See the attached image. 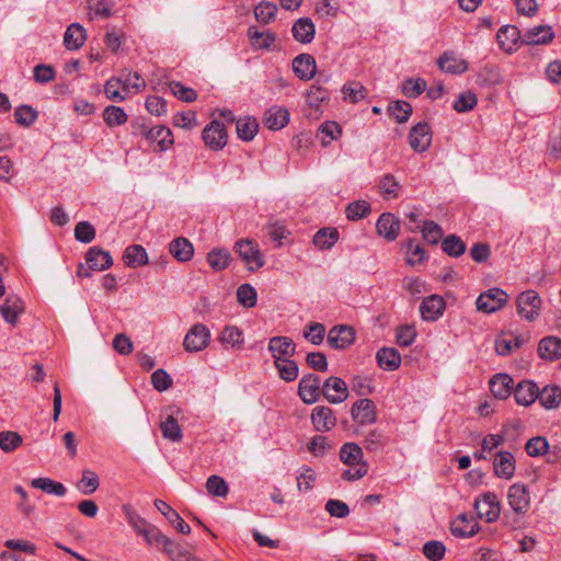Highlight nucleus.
<instances>
[{"label":"nucleus","instance_id":"nucleus-4","mask_svg":"<svg viewBox=\"0 0 561 561\" xmlns=\"http://www.w3.org/2000/svg\"><path fill=\"white\" fill-rule=\"evenodd\" d=\"M518 314L527 321L538 318L541 308V298L535 290L520 293L516 299Z\"/></svg>","mask_w":561,"mask_h":561},{"label":"nucleus","instance_id":"nucleus-53","mask_svg":"<svg viewBox=\"0 0 561 561\" xmlns=\"http://www.w3.org/2000/svg\"><path fill=\"white\" fill-rule=\"evenodd\" d=\"M99 485L100 480L98 474L91 470H83L82 478L77 488L82 494L90 495L96 491Z\"/></svg>","mask_w":561,"mask_h":561},{"label":"nucleus","instance_id":"nucleus-39","mask_svg":"<svg viewBox=\"0 0 561 561\" xmlns=\"http://www.w3.org/2000/svg\"><path fill=\"white\" fill-rule=\"evenodd\" d=\"M31 486L56 496H64L67 493V489L61 482L50 478H35L31 481Z\"/></svg>","mask_w":561,"mask_h":561},{"label":"nucleus","instance_id":"nucleus-51","mask_svg":"<svg viewBox=\"0 0 561 561\" xmlns=\"http://www.w3.org/2000/svg\"><path fill=\"white\" fill-rule=\"evenodd\" d=\"M427 83L423 78H409L402 82L401 91L404 96L413 99L426 90Z\"/></svg>","mask_w":561,"mask_h":561},{"label":"nucleus","instance_id":"nucleus-58","mask_svg":"<svg viewBox=\"0 0 561 561\" xmlns=\"http://www.w3.org/2000/svg\"><path fill=\"white\" fill-rule=\"evenodd\" d=\"M370 213V205L366 201H355L346 206L345 215L350 220L365 218Z\"/></svg>","mask_w":561,"mask_h":561},{"label":"nucleus","instance_id":"nucleus-32","mask_svg":"<svg viewBox=\"0 0 561 561\" xmlns=\"http://www.w3.org/2000/svg\"><path fill=\"white\" fill-rule=\"evenodd\" d=\"M169 251L179 262H188L194 255L193 244L183 237L172 240L169 245Z\"/></svg>","mask_w":561,"mask_h":561},{"label":"nucleus","instance_id":"nucleus-18","mask_svg":"<svg viewBox=\"0 0 561 561\" xmlns=\"http://www.w3.org/2000/svg\"><path fill=\"white\" fill-rule=\"evenodd\" d=\"M267 348L272 353L274 362L276 360V357L289 358L296 353V344L288 336L271 337Z\"/></svg>","mask_w":561,"mask_h":561},{"label":"nucleus","instance_id":"nucleus-41","mask_svg":"<svg viewBox=\"0 0 561 561\" xmlns=\"http://www.w3.org/2000/svg\"><path fill=\"white\" fill-rule=\"evenodd\" d=\"M122 511L129 526L134 529L137 535H142L144 531L151 525L138 512L130 505L124 504Z\"/></svg>","mask_w":561,"mask_h":561},{"label":"nucleus","instance_id":"nucleus-13","mask_svg":"<svg viewBox=\"0 0 561 561\" xmlns=\"http://www.w3.org/2000/svg\"><path fill=\"white\" fill-rule=\"evenodd\" d=\"M352 419L362 424H373L376 422V404L373 400L363 398L357 400L351 409Z\"/></svg>","mask_w":561,"mask_h":561},{"label":"nucleus","instance_id":"nucleus-45","mask_svg":"<svg viewBox=\"0 0 561 561\" xmlns=\"http://www.w3.org/2000/svg\"><path fill=\"white\" fill-rule=\"evenodd\" d=\"M218 340L224 345L239 348L243 344V332L236 325H227L220 332Z\"/></svg>","mask_w":561,"mask_h":561},{"label":"nucleus","instance_id":"nucleus-11","mask_svg":"<svg viewBox=\"0 0 561 561\" xmlns=\"http://www.w3.org/2000/svg\"><path fill=\"white\" fill-rule=\"evenodd\" d=\"M432 133L431 127L425 122L414 125L409 133V144L416 152H424L431 146Z\"/></svg>","mask_w":561,"mask_h":561},{"label":"nucleus","instance_id":"nucleus-23","mask_svg":"<svg viewBox=\"0 0 561 561\" xmlns=\"http://www.w3.org/2000/svg\"><path fill=\"white\" fill-rule=\"evenodd\" d=\"M293 69L299 79L310 80L316 75V59L309 54H300L294 58Z\"/></svg>","mask_w":561,"mask_h":561},{"label":"nucleus","instance_id":"nucleus-56","mask_svg":"<svg viewBox=\"0 0 561 561\" xmlns=\"http://www.w3.org/2000/svg\"><path fill=\"white\" fill-rule=\"evenodd\" d=\"M256 299L257 294L252 285L242 284L237 289V300L241 306L245 308H252L256 305Z\"/></svg>","mask_w":561,"mask_h":561},{"label":"nucleus","instance_id":"nucleus-63","mask_svg":"<svg viewBox=\"0 0 561 561\" xmlns=\"http://www.w3.org/2000/svg\"><path fill=\"white\" fill-rule=\"evenodd\" d=\"M422 551L430 561H440L445 556L446 547L442 541L430 540L424 543Z\"/></svg>","mask_w":561,"mask_h":561},{"label":"nucleus","instance_id":"nucleus-24","mask_svg":"<svg viewBox=\"0 0 561 561\" xmlns=\"http://www.w3.org/2000/svg\"><path fill=\"white\" fill-rule=\"evenodd\" d=\"M554 37V33L549 25H539L525 32L522 38L523 44L542 45L550 43Z\"/></svg>","mask_w":561,"mask_h":561},{"label":"nucleus","instance_id":"nucleus-46","mask_svg":"<svg viewBox=\"0 0 561 561\" xmlns=\"http://www.w3.org/2000/svg\"><path fill=\"white\" fill-rule=\"evenodd\" d=\"M160 430L162 436L171 442H181L183 437L182 430L178 421L172 415H169L164 421L160 423Z\"/></svg>","mask_w":561,"mask_h":561},{"label":"nucleus","instance_id":"nucleus-25","mask_svg":"<svg viewBox=\"0 0 561 561\" xmlns=\"http://www.w3.org/2000/svg\"><path fill=\"white\" fill-rule=\"evenodd\" d=\"M491 393L501 400L508 398L514 388V380L507 374H497L490 379Z\"/></svg>","mask_w":561,"mask_h":561},{"label":"nucleus","instance_id":"nucleus-16","mask_svg":"<svg viewBox=\"0 0 561 561\" xmlns=\"http://www.w3.org/2000/svg\"><path fill=\"white\" fill-rule=\"evenodd\" d=\"M480 530V526L467 514H460L450 523V533L458 538H471Z\"/></svg>","mask_w":561,"mask_h":561},{"label":"nucleus","instance_id":"nucleus-37","mask_svg":"<svg viewBox=\"0 0 561 561\" xmlns=\"http://www.w3.org/2000/svg\"><path fill=\"white\" fill-rule=\"evenodd\" d=\"M538 400L547 410L557 409L561 404V388L556 385L543 387L539 390Z\"/></svg>","mask_w":561,"mask_h":561},{"label":"nucleus","instance_id":"nucleus-7","mask_svg":"<svg viewBox=\"0 0 561 561\" xmlns=\"http://www.w3.org/2000/svg\"><path fill=\"white\" fill-rule=\"evenodd\" d=\"M507 502L516 515H525L530 507V495L523 483H514L508 488Z\"/></svg>","mask_w":561,"mask_h":561},{"label":"nucleus","instance_id":"nucleus-30","mask_svg":"<svg viewBox=\"0 0 561 561\" xmlns=\"http://www.w3.org/2000/svg\"><path fill=\"white\" fill-rule=\"evenodd\" d=\"M496 38L502 49L511 51L523 36L515 25H504L497 31Z\"/></svg>","mask_w":561,"mask_h":561},{"label":"nucleus","instance_id":"nucleus-3","mask_svg":"<svg viewBox=\"0 0 561 561\" xmlns=\"http://www.w3.org/2000/svg\"><path fill=\"white\" fill-rule=\"evenodd\" d=\"M209 342V329L203 323H196L187 331L183 341V347L188 353H196L205 350Z\"/></svg>","mask_w":561,"mask_h":561},{"label":"nucleus","instance_id":"nucleus-1","mask_svg":"<svg viewBox=\"0 0 561 561\" xmlns=\"http://www.w3.org/2000/svg\"><path fill=\"white\" fill-rule=\"evenodd\" d=\"M87 265L80 264L77 274L80 277H91L90 271H105L113 264L110 252L99 247H93L85 254Z\"/></svg>","mask_w":561,"mask_h":561},{"label":"nucleus","instance_id":"nucleus-10","mask_svg":"<svg viewBox=\"0 0 561 561\" xmlns=\"http://www.w3.org/2000/svg\"><path fill=\"white\" fill-rule=\"evenodd\" d=\"M322 396L332 404L342 403L348 397L347 385L342 378L331 376L322 383Z\"/></svg>","mask_w":561,"mask_h":561},{"label":"nucleus","instance_id":"nucleus-22","mask_svg":"<svg viewBox=\"0 0 561 561\" xmlns=\"http://www.w3.org/2000/svg\"><path fill=\"white\" fill-rule=\"evenodd\" d=\"M156 508L168 519V522L181 534L188 535L191 527L168 503L162 500L154 501Z\"/></svg>","mask_w":561,"mask_h":561},{"label":"nucleus","instance_id":"nucleus-26","mask_svg":"<svg viewBox=\"0 0 561 561\" xmlns=\"http://www.w3.org/2000/svg\"><path fill=\"white\" fill-rule=\"evenodd\" d=\"M537 352L540 358L549 362L561 358V339L552 335L541 339Z\"/></svg>","mask_w":561,"mask_h":561},{"label":"nucleus","instance_id":"nucleus-9","mask_svg":"<svg viewBox=\"0 0 561 561\" xmlns=\"http://www.w3.org/2000/svg\"><path fill=\"white\" fill-rule=\"evenodd\" d=\"M299 398L306 404H313L322 394L320 377L314 374L305 375L298 385Z\"/></svg>","mask_w":561,"mask_h":561},{"label":"nucleus","instance_id":"nucleus-55","mask_svg":"<svg viewBox=\"0 0 561 561\" xmlns=\"http://www.w3.org/2000/svg\"><path fill=\"white\" fill-rule=\"evenodd\" d=\"M38 113L31 105H20L14 111L15 122L24 127H30L36 119Z\"/></svg>","mask_w":561,"mask_h":561},{"label":"nucleus","instance_id":"nucleus-21","mask_svg":"<svg viewBox=\"0 0 561 561\" xmlns=\"http://www.w3.org/2000/svg\"><path fill=\"white\" fill-rule=\"evenodd\" d=\"M539 396L538 386L531 380L520 381L514 389L515 401L519 405L528 407L533 404Z\"/></svg>","mask_w":561,"mask_h":561},{"label":"nucleus","instance_id":"nucleus-42","mask_svg":"<svg viewBox=\"0 0 561 561\" xmlns=\"http://www.w3.org/2000/svg\"><path fill=\"white\" fill-rule=\"evenodd\" d=\"M162 550L172 561H188L191 558V552L187 548L180 542L171 540L169 537L165 538Z\"/></svg>","mask_w":561,"mask_h":561},{"label":"nucleus","instance_id":"nucleus-60","mask_svg":"<svg viewBox=\"0 0 561 561\" xmlns=\"http://www.w3.org/2000/svg\"><path fill=\"white\" fill-rule=\"evenodd\" d=\"M325 335V327L319 322H311L305 327L304 337L313 345H320Z\"/></svg>","mask_w":561,"mask_h":561},{"label":"nucleus","instance_id":"nucleus-17","mask_svg":"<svg viewBox=\"0 0 561 561\" xmlns=\"http://www.w3.org/2000/svg\"><path fill=\"white\" fill-rule=\"evenodd\" d=\"M494 474L510 480L515 473V458L511 451H499L493 460Z\"/></svg>","mask_w":561,"mask_h":561},{"label":"nucleus","instance_id":"nucleus-5","mask_svg":"<svg viewBox=\"0 0 561 561\" xmlns=\"http://www.w3.org/2000/svg\"><path fill=\"white\" fill-rule=\"evenodd\" d=\"M507 294L497 287H493L484 293H481L477 298V310L492 313L501 309L507 302Z\"/></svg>","mask_w":561,"mask_h":561},{"label":"nucleus","instance_id":"nucleus-43","mask_svg":"<svg viewBox=\"0 0 561 561\" xmlns=\"http://www.w3.org/2000/svg\"><path fill=\"white\" fill-rule=\"evenodd\" d=\"M274 365L279 377L286 382L294 381L298 377L299 368L295 360L290 358L276 357Z\"/></svg>","mask_w":561,"mask_h":561},{"label":"nucleus","instance_id":"nucleus-50","mask_svg":"<svg viewBox=\"0 0 561 561\" xmlns=\"http://www.w3.org/2000/svg\"><path fill=\"white\" fill-rule=\"evenodd\" d=\"M248 35L252 45L260 49H267L276 39L275 35L271 32H260L256 27L251 26L248 30Z\"/></svg>","mask_w":561,"mask_h":561},{"label":"nucleus","instance_id":"nucleus-8","mask_svg":"<svg viewBox=\"0 0 561 561\" xmlns=\"http://www.w3.org/2000/svg\"><path fill=\"white\" fill-rule=\"evenodd\" d=\"M236 252L248 264L251 272L257 271L264 264L257 245L248 239L239 240L234 245Z\"/></svg>","mask_w":561,"mask_h":561},{"label":"nucleus","instance_id":"nucleus-61","mask_svg":"<svg viewBox=\"0 0 561 561\" xmlns=\"http://www.w3.org/2000/svg\"><path fill=\"white\" fill-rule=\"evenodd\" d=\"M277 7L272 2H261L254 9L255 19L263 24H268L275 19Z\"/></svg>","mask_w":561,"mask_h":561},{"label":"nucleus","instance_id":"nucleus-49","mask_svg":"<svg viewBox=\"0 0 561 561\" xmlns=\"http://www.w3.org/2000/svg\"><path fill=\"white\" fill-rule=\"evenodd\" d=\"M443 251L453 257L462 255L466 251V243L456 234H449L442 241Z\"/></svg>","mask_w":561,"mask_h":561},{"label":"nucleus","instance_id":"nucleus-29","mask_svg":"<svg viewBox=\"0 0 561 561\" xmlns=\"http://www.w3.org/2000/svg\"><path fill=\"white\" fill-rule=\"evenodd\" d=\"M291 33L297 42L308 44L314 38L316 26L311 19L300 18L294 23Z\"/></svg>","mask_w":561,"mask_h":561},{"label":"nucleus","instance_id":"nucleus-15","mask_svg":"<svg viewBox=\"0 0 561 561\" xmlns=\"http://www.w3.org/2000/svg\"><path fill=\"white\" fill-rule=\"evenodd\" d=\"M146 140L150 144H157L158 149L156 151L158 152L167 151L174 144L172 131L163 125L151 127L146 134Z\"/></svg>","mask_w":561,"mask_h":561},{"label":"nucleus","instance_id":"nucleus-47","mask_svg":"<svg viewBox=\"0 0 561 561\" xmlns=\"http://www.w3.org/2000/svg\"><path fill=\"white\" fill-rule=\"evenodd\" d=\"M103 119L105 124L112 128L124 125L127 122L128 116L122 107L108 105L103 111Z\"/></svg>","mask_w":561,"mask_h":561},{"label":"nucleus","instance_id":"nucleus-40","mask_svg":"<svg viewBox=\"0 0 561 561\" xmlns=\"http://www.w3.org/2000/svg\"><path fill=\"white\" fill-rule=\"evenodd\" d=\"M259 130L257 121L254 117L247 116L236 121V131L240 139L244 141L252 140Z\"/></svg>","mask_w":561,"mask_h":561},{"label":"nucleus","instance_id":"nucleus-52","mask_svg":"<svg viewBox=\"0 0 561 561\" xmlns=\"http://www.w3.org/2000/svg\"><path fill=\"white\" fill-rule=\"evenodd\" d=\"M23 443L22 436L18 432L2 431L0 432V449L4 453H12Z\"/></svg>","mask_w":561,"mask_h":561},{"label":"nucleus","instance_id":"nucleus-57","mask_svg":"<svg viewBox=\"0 0 561 561\" xmlns=\"http://www.w3.org/2000/svg\"><path fill=\"white\" fill-rule=\"evenodd\" d=\"M316 472L309 466H302L297 476V488L300 492H308L313 488Z\"/></svg>","mask_w":561,"mask_h":561},{"label":"nucleus","instance_id":"nucleus-19","mask_svg":"<svg viewBox=\"0 0 561 561\" xmlns=\"http://www.w3.org/2000/svg\"><path fill=\"white\" fill-rule=\"evenodd\" d=\"M400 220L390 213L380 215L376 224V229L379 236L388 241H393L400 231Z\"/></svg>","mask_w":561,"mask_h":561},{"label":"nucleus","instance_id":"nucleus-33","mask_svg":"<svg viewBox=\"0 0 561 561\" xmlns=\"http://www.w3.org/2000/svg\"><path fill=\"white\" fill-rule=\"evenodd\" d=\"M376 360L380 368L385 370H396L400 367L401 355L393 347H382L377 352Z\"/></svg>","mask_w":561,"mask_h":561},{"label":"nucleus","instance_id":"nucleus-59","mask_svg":"<svg viewBox=\"0 0 561 561\" xmlns=\"http://www.w3.org/2000/svg\"><path fill=\"white\" fill-rule=\"evenodd\" d=\"M477 103V95L472 91H465L455 100L453 108L458 113H466L471 111Z\"/></svg>","mask_w":561,"mask_h":561},{"label":"nucleus","instance_id":"nucleus-31","mask_svg":"<svg viewBox=\"0 0 561 561\" xmlns=\"http://www.w3.org/2000/svg\"><path fill=\"white\" fill-rule=\"evenodd\" d=\"M87 39V32L83 26L79 23L70 24L64 36V44L67 49L76 50L79 49Z\"/></svg>","mask_w":561,"mask_h":561},{"label":"nucleus","instance_id":"nucleus-34","mask_svg":"<svg viewBox=\"0 0 561 561\" xmlns=\"http://www.w3.org/2000/svg\"><path fill=\"white\" fill-rule=\"evenodd\" d=\"M438 67L448 73L459 75L467 70V62L451 51H445L437 60Z\"/></svg>","mask_w":561,"mask_h":561},{"label":"nucleus","instance_id":"nucleus-28","mask_svg":"<svg viewBox=\"0 0 561 561\" xmlns=\"http://www.w3.org/2000/svg\"><path fill=\"white\" fill-rule=\"evenodd\" d=\"M289 122V112L285 107H270L263 118L265 127L272 130H278L285 127Z\"/></svg>","mask_w":561,"mask_h":561},{"label":"nucleus","instance_id":"nucleus-36","mask_svg":"<svg viewBox=\"0 0 561 561\" xmlns=\"http://www.w3.org/2000/svg\"><path fill=\"white\" fill-rule=\"evenodd\" d=\"M123 259L129 267H139L148 263L146 249L140 244H133L125 249Z\"/></svg>","mask_w":561,"mask_h":561},{"label":"nucleus","instance_id":"nucleus-62","mask_svg":"<svg viewBox=\"0 0 561 561\" xmlns=\"http://www.w3.org/2000/svg\"><path fill=\"white\" fill-rule=\"evenodd\" d=\"M206 490L213 496L225 497L228 494V484L219 476L213 474L206 481Z\"/></svg>","mask_w":561,"mask_h":561},{"label":"nucleus","instance_id":"nucleus-2","mask_svg":"<svg viewBox=\"0 0 561 561\" xmlns=\"http://www.w3.org/2000/svg\"><path fill=\"white\" fill-rule=\"evenodd\" d=\"M474 510L481 519L495 522L501 514V503L493 492H485L474 500Z\"/></svg>","mask_w":561,"mask_h":561},{"label":"nucleus","instance_id":"nucleus-6","mask_svg":"<svg viewBox=\"0 0 561 561\" xmlns=\"http://www.w3.org/2000/svg\"><path fill=\"white\" fill-rule=\"evenodd\" d=\"M202 138L209 149L215 151L221 150L227 145L228 139L225 124L213 119L204 127Z\"/></svg>","mask_w":561,"mask_h":561},{"label":"nucleus","instance_id":"nucleus-20","mask_svg":"<svg viewBox=\"0 0 561 561\" xmlns=\"http://www.w3.org/2000/svg\"><path fill=\"white\" fill-rule=\"evenodd\" d=\"M445 309V301L438 295H432L426 297L421 306L420 313L425 321H435L438 319Z\"/></svg>","mask_w":561,"mask_h":561},{"label":"nucleus","instance_id":"nucleus-38","mask_svg":"<svg viewBox=\"0 0 561 561\" xmlns=\"http://www.w3.org/2000/svg\"><path fill=\"white\" fill-rule=\"evenodd\" d=\"M339 240V231L336 228H322L318 230L312 239L313 244L319 250H329L331 249Z\"/></svg>","mask_w":561,"mask_h":561},{"label":"nucleus","instance_id":"nucleus-44","mask_svg":"<svg viewBox=\"0 0 561 561\" xmlns=\"http://www.w3.org/2000/svg\"><path fill=\"white\" fill-rule=\"evenodd\" d=\"M116 78L119 80L122 89L125 92H128L129 89H134L138 92L146 87L145 80L138 72L123 70L122 73Z\"/></svg>","mask_w":561,"mask_h":561},{"label":"nucleus","instance_id":"nucleus-48","mask_svg":"<svg viewBox=\"0 0 561 561\" xmlns=\"http://www.w3.org/2000/svg\"><path fill=\"white\" fill-rule=\"evenodd\" d=\"M388 113L398 123H405L412 114V106L407 101L398 100L389 104Z\"/></svg>","mask_w":561,"mask_h":561},{"label":"nucleus","instance_id":"nucleus-64","mask_svg":"<svg viewBox=\"0 0 561 561\" xmlns=\"http://www.w3.org/2000/svg\"><path fill=\"white\" fill-rule=\"evenodd\" d=\"M400 187V183L391 174L383 175L379 182L380 192L386 198H397Z\"/></svg>","mask_w":561,"mask_h":561},{"label":"nucleus","instance_id":"nucleus-27","mask_svg":"<svg viewBox=\"0 0 561 561\" xmlns=\"http://www.w3.org/2000/svg\"><path fill=\"white\" fill-rule=\"evenodd\" d=\"M23 311V301L14 295L8 296L4 304L0 306V314L10 324H15Z\"/></svg>","mask_w":561,"mask_h":561},{"label":"nucleus","instance_id":"nucleus-12","mask_svg":"<svg viewBox=\"0 0 561 561\" xmlns=\"http://www.w3.org/2000/svg\"><path fill=\"white\" fill-rule=\"evenodd\" d=\"M355 332L352 327L341 324L330 329L328 344L334 350H345L353 344Z\"/></svg>","mask_w":561,"mask_h":561},{"label":"nucleus","instance_id":"nucleus-54","mask_svg":"<svg viewBox=\"0 0 561 561\" xmlns=\"http://www.w3.org/2000/svg\"><path fill=\"white\" fill-rule=\"evenodd\" d=\"M230 253L225 249H213L207 255V262L215 271L226 268L230 261Z\"/></svg>","mask_w":561,"mask_h":561},{"label":"nucleus","instance_id":"nucleus-14","mask_svg":"<svg viewBox=\"0 0 561 561\" xmlns=\"http://www.w3.org/2000/svg\"><path fill=\"white\" fill-rule=\"evenodd\" d=\"M310 419L317 432H329L336 425L333 410L325 405L316 407L311 412Z\"/></svg>","mask_w":561,"mask_h":561},{"label":"nucleus","instance_id":"nucleus-35","mask_svg":"<svg viewBox=\"0 0 561 561\" xmlns=\"http://www.w3.org/2000/svg\"><path fill=\"white\" fill-rule=\"evenodd\" d=\"M363 450L356 443H345L340 449V460L347 466L367 463L363 460Z\"/></svg>","mask_w":561,"mask_h":561}]
</instances>
